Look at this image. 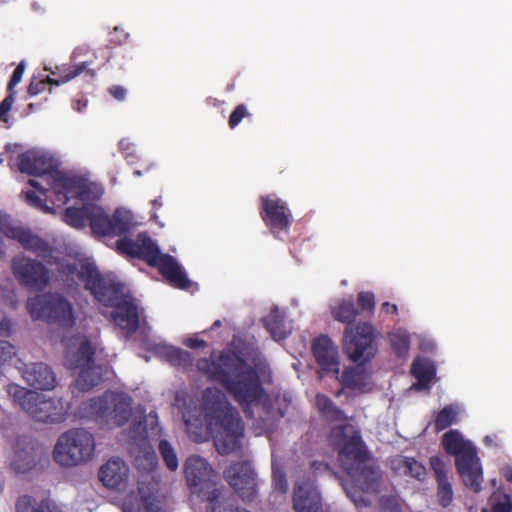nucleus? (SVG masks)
<instances>
[{"mask_svg": "<svg viewBox=\"0 0 512 512\" xmlns=\"http://www.w3.org/2000/svg\"><path fill=\"white\" fill-rule=\"evenodd\" d=\"M95 452L93 434L82 428L70 429L59 436L53 458L63 467L78 466L90 461Z\"/></svg>", "mask_w": 512, "mask_h": 512, "instance_id": "8", "label": "nucleus"}, {"mask_svg": "<svg viewBox=\"0 0 512 512\" xmlns=\"http://www.w3.org/2000/svg\"><path fill=\"white\" fill-rule=\"evenodd\" d=\"M206 512H250L221 498V490L214 488L206 497Z\"/></svg>", "mask_w": 512, "mask_h": 512, "instance_id": "32", "label": "nucleus"}, {"mask_svg": "<svg viewBox=\"0 0 512 512\" xmlns=\"http://www.w3.org/2000/svg\"><path fill=\"white\" fill-rule=\"evenodd\" d=\"M263 323L274 339L281 340L286 338L287 332L284 318L279 314L278 310L272 311L265 317Z\"/></svg>", "mask_w": 512, "mask_h": 512, "instance_id": "37", "label": "nucleus"}, {"mask_svg": "<svg viewBox=\"0 0 512 512\" xmlns=\"http://www.w3.org/2000/svg\"><path fill=\"white\" fill-rule=\"evenodd\" d=\"M357 304L361 311H367L369 314H373L375 309V295L369 291H362L358 293Z\"/></svg>", "mask_w": 512, "mask_h": 512, "instance_id": "47", "label": "nucleus"}, {"mask_svg": "<svg viewBox=\"0 0 512 512\" xmlns=\"http://www.w3.org/2000/svg\"><path fill=\"white\" fill-rule=\"evenodd\" d=\"M166 361L172 366L181 367L185 370L193 366V357L190 352L178 347H172Z\"/></svg>", "mask_w": 512, "mask_h": 512, "instance_id": "40", "label": "nucleus"}, {"mask_svg": "<svg viewBox=\"0 0 512 512\" xmlns=\"http://www.w3.org/2000/svg\"><path fill=\"white\" fill-rule=\"evenodd\" d=\"M35 465L34 458L27 451L16 452L14 458L10 462L11 469L16 473H26Z\"/></svg>", "mask_w": 512, "mask_h": 512, "instance_id": "43", "label": "nucleus"}, {"mask_svg": "<svg viewBox=\"0 0 512 512\" xmlns=\"http://www.w3.org/2000/svg\"><path fill=\"white\" fill-rule=\"evenodd\" d=\"M28 184L34 188L33 191L24 192L26 203L46 214H54L55 210L52 206L47 204V189L43 188L42 185L34 179H30Z\"/></svg>", "mask_w": 512, "mask_h": 512, "instance_id": "29", "label": "nucleus"}, {"mask_svg": "<svg viewBox=\"0 0 512 512\" xmlns=\"http://www.w3.org/2000/svg\"><path fill=\"white\" fill-rule=\"evenodd\" d=\"M272 483L276 491L285 494L288 491L286 474L281 468H273Z\"/></svg>", "mask_w": 512, "mask_h": 512, "instance_id": "49", "label": "nucleus"}, {"mask_svg": "<svg viewBox=\"0 0 512 512\" xmlns=\"http://www.w3.org/2000/svg\"><path fill=\"white\" fill-rule=\"evenodd\" d=\"M166 361L172 366L181 367L185 370L193 366V357L190 352L178 347H172Z\"/></svg>", "mask_w": 512, "mask_h": 512, "instance_id": "41", "label": "nucleus"}, {"mask_svg": "<svg viewBox=\"0 0 512 512\" xmlns=\"http://www.w3.org/2000/svg\"><path fill=\"white\" fill-rule=\"evenodd\" d=\"M196 367L209 381L219 383L246 415L252 414V405L268 398L257 369L236 352L222 351L217 360L201 358Z\"/></svg>", "mask_w": 512, "mask_h": 512, "instance_id": "2", "label": "nucleus"}, {"mask_svg": "<svg viewBox=\"0 0 512 512\" xmlns=\"http://www.w3.org/2000/svg\"><path fill=\"white\" fill-rule=\"evenodd\" d=\"M295 512H324L320 492L311 479L297 482L293 490Z\"/></svg>", "mask_w": 512, "mask_h": 512, "instance_id": "20", "label": "nucleus"}, {"mask_svg": "<svg viewBox=\"0 0 512 512\" xmlns=\"http://www.w3.org/2000/svg\"><path fill=\"white\" fill-rule=\"evenodd\" d=\"M316 407L321 416L330 423L346 422L345 412L324 394L316 395Z\"/></svg>", "mask_w": 512, "mask_h": 512, "instance_id": "31", "label": "nucleus"}, {"mask_svg": "<svg viewBox=\"0 0 512 512\" xmlns=\"http://www.w3.org/2000/svg\"><path fill=\"white\" fill-rule=\"evenodd\" d=\"M381 310L386 314H397L398 307L396 304H392L390 302H384L381 305Z\"/></svg>", "mask_w": 512, "mask_h": 512, "instance_id": "56", "label": "nucleus"}, {"mask_svg": "<svg viewBox=\"0 0 512 512\" xmlns=\"http://www.w3.org/2000/svg\"><path fill=\"white\" fill-rule=\"evenodd\" d=\"M125 512H162V507L160 501L155 496L148 495L141 496L135 511L126 506Z\"/></svg>", "mask_w": 512, "mask_h": 512, "instance_id": "45", "label": "nucleus"}, {"mask_svg": "<svg viewBox=\"0 0 512 512\" xmlns=\"http://www.w3.org/2000/svg\"><path fill=\"white\" fill-rule=\"evenodd\" d=\"M129 467L119 459L108 460L99 470V479L108 488L121 489L128 480Z\"/></svg>", "mask_w": 512, "mask_h": 512, "instance_id": "26", "label": "nucleus"}, {"mask_svg": "<svg viewBox=\"0 0 512 512\" xmlns=\"http://www.w3.org/2000/svg\"><path fill=\"white\" fill-rule=\"evenodd\" d=\"M484 441H485V443H488V442H491V439L489 436H486Z\"/></svg>", "mask_w": 512, "mask_h": 512, "instance_id": "63", "label": "nucleus"}, {"mask_svg": "<svg viewBox=\"0 0 512 512\" xmlns=\"http://www.w3.org/2000/svg\"><path fill=\"white\" fill-rule=\"evenodd\" d=\"M184 344L191 349H199L207 347V342L203 339L188 338Z\"/></svg>", "mask_w": 512, "mask_h": 512, "instance_id": "55", "label": "nucleus"}, {"mask_svg": "<svg viewBox=\"0 0 512 512\" xmlns=\"http://www.w3.org/2000/svg\"><path fill=\"white\" fill-rule=\"evenodd\" d=\"M50 186L57 198L64 204L71 198L85 199L89 193L87 180L77 176H68L60 171L53 173Z\"/></svg>", "mask_w": 512, "mask_h": 512, "instance_id": "19", "label": "nucleus"}, {"mask_svg": "<svg viewBox=\"0 0 512 512\" xmlns=\"http://www.w3.org/2000/svg\"><path fill=\"white\" fill-rule=\"evenodd\" d=\"M347 475L351 478L353 484H344L347 495L358 503L363 500L362 492L376 493L379 491L380 475L377 468L367 462L360 465L347 466Z\"/></svg>", "mask_w": 512, "mask_h": 512, "instance_id": "13", "label": "nucleus"}, {"mask_svg": "<svg viewBox=\"0 0 512 512\" xmlns=\"http://www.w3.org/2000/svg\"><path fill=\"white\" fill-rule=\"evenodd\" d=\"M152 206H153V212L151 214V218L156 220L157 219V214H156V211L162 207L163 203L161 201V199H154L152 200Z\"/></svg>", "mask_w": 512, "mask_h": 512, "instance_id": "58", "label": "nucleus"}, {"mask_svg": "<svg viewBox=\"0 0 512 512\" xmlns=\"http://www.w3.org/2000/svg\"><path fill=\"white\" fill-rule=\"evenodd\" d=\"M173 346L171 345H167V344H163V343H159V344H154L152 347H151V351L158 357L166 360V358L168 357V354H169V351L171 350Z\"/></svg>", "mask_w": 512, "mask_h": 512, "instance_id": "52", "label": "nucleus"}, {"mask_svg": "<svg viewBox=\"0 0 512 512\" xmlns=\"http://www.w3.org/2000/svg\"><path fill=\"white\" fill-rule=\"evenodd\" d=\"M11 331V324L7 320L0 321V337L9 336Z\"/></svg>", "mask_w": 512, "mask_h": 512, "instance_id": "57", "label": "nucleus"}, {"mask_svg": "<svg viewBox=\"0 0 512 512\" xmlns=\"http://www.w3.org/2000/svg\"><path fill=\"white\" fill-rule=\"evenodd\" d=\"M202 409L217 452L228 455L240 450L244 423L225 394L216 387H207L202 396Z\"/></svg>", "mask_w": 512, "mask_h": 512, "instance_id": "3", "label": "nucleus"}, {"mask_svg": "<svg viewBox=\"0 0 512 512\" xmlns=\"http://www.w3.org/2000/svg\"><path fill=\"white\" fill-rule=\"evenodd\" d=\"M81 417L123 426L132 414V399L123 392L106 391L103 395L84 401L79 406Z\"/></svg>", "mask_w": 512, "mask_h": 512, "instance_id": "7", "label": "nucleus"}, {"mask_svg": "<svg viewBox=\"0 0 512 512\" xmlns=\"http://www.w3.org/2000/svg\"><path fill=\"white\" fill-rule=\"evenodd\" d=\"M2 491V485L0 484V492Z\"/></svg>", "mask_w": 512, "mask_h": 512, "instance_id": "64", "label": "nucleus"}, {"mask_svg": "<svg viewBox=\"0 0 512 512\" xmlns=\"http://www.w3.org/2000/svg\"><path fill=\"white\" fill-rule=\"evenodd\" d=\"M389 341L398 357L407 356L410 348V336L406 331L397 330L389 333Z\"/></svg>", "mask_w": 512, "mask_h": 512, "instance_id": "38", "label": "nucleus"}, {"mask_svg": "<svg viewBox=\"0 0 512 512\" xmlns=\"http://www.w3.org/2000/svg\"><path fill=\"white\" fill-rule=\"evenodd\" d=\"M429 464L437 483V502L442 508H447L453 502L454 492L448 478L446 463L439 456H431L429 458Z\"/></svg>", "mask_w": 512, "mask_h": 512, "instance_id": "23", "label": "nucleus"}, {"mask_svg": "<svg viewBox=\"0 0 512 512\" xmlns=\"http://www.w3.org/2000/svg\"><path fill=\"white\" fill-rule=\"evenodd\" d=\"M11 270L19 285L27 290L40 292L50 283L47 267L42 262L25 255L13 257Z\"/></svg>", "mask_w": 512, "mask_h": 512, "instance_id": "11", "label": "nucleus"}, {"mask_svg": "<svg viewBox=\"0 0 512 512\" xmlns=\"http://www.w3.org/2000/svg\"><path fill=\"white\" fill-rule=\"evenodd\" d=\"M116 249L120 254L145 261L150 267L162 255L156 242L145 232L139 233L135 240L121 237L116 242Z\"/></svg>", "mask_w": 512, "mask_h": 512, "instance_id": "16", "label": "nucleus"}, {"mask_svg": "<svg viewBox=\"0 0 512 512\" xmlns=\"http://www.w3.org/2000/svg\"><path fill=\"white\" fill-rule=\"evenodd\" d=\"M375 339V329L368 322L346 326L343 341L344 352L353 362L364 364L370 361L376 353Z\"/></svg>", "mask_w": 512, "mask_h": 512, "instance_id": "10", "label": "nucleus"}, {"mask_svg": "<svg viewBox=\"0 0 512 512\" xmlns=\"http://www.w3.org/2000/svg\"><path fill=\"white\" fill-rule=\"evenodd\" d=\"M312 353L319 366L320 377H339L340 360L338 348L327 335H320L312 342Z\"/></svg>", "mask_w": 512, "mask_h": 512, "instance_id": "17", "label": "nucleus"}, {"mask_svg": "<svg viewBox=\"0 0 512 512\" xmlns=\"http://www.w3.org/2000/svg\"><path fill=\"white\" fill-rule=\"evenodd\" d=\"M504 477L507 481L512 483V468H507L504 472Z\"/></svg>", "mask_w": 512, "mask_h": 512, "instance_id": "59", "label": "nucleus"}, {"mask_svg": "<svg viewBox=\"0 0 512 512\" xmlns=\"http://www.w3.org/2000/svg\"><path fill=\"white\" fill-rule=\"evenodd\" d=\"M339 455L345 471L349 465H360L370 459V454L359 436L349 437L343 443Z\"/></svg>", "mask_w": 512, "mask_h": 512, "instance_id": "27", "label": "nucleus"}, {"mask_svg": "<svg viewBox=\"0 0 512 512\" xmlns=\"http://www.w3.org/2000/svg\"><path fill=\"white\" fill-rule=\"evenodd\" d=\"M332 316L335 320L353 326L352 323L359 314L353 299H343L332 308Z\"/></svg>", "mask_w": 512, "mask_h": 512, "instance_id": "34", "label": "nucleus"}, {"mask_svg": "<svg viewBox=\"0 0 512 512\" xmlns=\"http://www.w3.org/2000/svg\"><path fill=\"white\" fill-rule=\"evenodd\" d=\"M25 71V63L21 61L14 69L7 84V91L16 92L15 86L22 80Z\"/></svg>", "mask_w": 512, "mask_h": 512, "instance_id": "51", "label": "nucleus"}, {"mask_svg": "<svg viewBox=\"0 0 512 512\" xmlns=\"http://www.w3.org/2000/svg\"><path fill=\"white\" fill-rule=\"evenodd\" d=\"M22 376L29 386L38 390H51L57 382L52 368L42 362L25 365Z\"/></svg>", "mask_w": 512, "mask_h": 512, "instance_id": "24", "label": "nucleus"}, {"mask_svg": "<svg viewBox=\"0 0 512 512\" xmlns=\"http://www.w3.org/2000/svg\"><path fill=\"white\" fill-rule=\"evenodd\" d=\"M224 478L242 501L252 502L258 495L256 473L248 461L231 464L224 470Z\"/></svg>", "mask_w": 512, "mask_h": 512, "instance_id": "14", "label": "nucleus"}, {"mask_svg": "<svg viewBox=\"0 0 512 512\" xmlns=\"http://www.w3.org/2000/svg\"><path fill=\"white\" fill-rule=\"evenodd\" d=\"M26 308L33 319L56 323L62 327L75 324L72 304L59 293L48 292L30 297Z\"/></svg>", "mask_w": 512, "mask_h": 512, "instance_id": "9", "label": "nucleus"}, {"mask_svg": "<svg viewBox=\"0 0 512 512\" xmlns=\"http://www.w3.org/2000/svg\"><path fill=\"white\" fill-rule=\"evenodd\" d=\"M88 65H89L88 62H81V63L74 64V65L64 66L61 69L58 68L60 73H59L58 78L54 79L55 85L58 86L60 84L67 83L68 81L79 76L84 71L91 77H94L95 72L93 69H89Z\"/></svg>", "mask_w": 512, "mask_h": 512, "instance_id": "36", "label": "nucleus"}, {"mask_svg": "<svg viewBox=\"0 0 512 512\" xmlns=\"http://www.w3.org/2000/svg\"><path fill=\"white\" fill-rule=\"evenodd\" d=\"M459 408L457 405L448 404L436 413L433 421L434 430L440 432L458 421Z\"/></svg>", "mask_w": 512, "mask_h": 512, "instance_id": "35", "label": "nucleus"}, {"mask_svg": "<svg viewBox=\"0 0 512 512\" xmlns=\"http://www.w3.org/2000/svg\"><path fill=\"white\" fill-rule=\"evenodd\" d=\"M166 361L172 366L181 367L185 370L193 366V357L190 352L178 347H172Z\"/></svg>", "mask_w": 512, "mask_h": 512, "instance_id": "42", "label": "nucleus"}, {"mask_svg": "<svg viewBox=\"0 0 512 512\" xmlns=\"http://www.w3.org/2000/svg\"><path fill=\"white\" fill-rule=\"evenodd\" d=\"M34 109H35V105H34L33 103H30V104L28 105V110H29V112L34 111Z\"/></svg>", "mask_w": 512, "mask_h": 512, "instance_id": "62", "label": "nucleus"}, {"mask_svg": "<svg viewBox=\"0 0 512 512\" xmlns=\"http://www.w3.org/2000/svg\"><path fill=\"white\" fill-rule=\"evenodd\" d=\"M159 453L170 471H176L179 466L177 454L167 440H161L158 445Z\"/></svg>", "mask_w": 512, "mask_h": 512, "instance_id": "44", "label": "nucleus"}, {"mask_svg": "<svg viewBox=\"0 0 512 512\" xmlns=\"http://www.w3.org/2000/svg\"><path fill=\"white\" fill-rule=\"evenodd\" d=\"M411 374L418 380L415 388H429V384L435 376V368L421 359L413 361L411 366Z\"/></svg>", "mask_w": 512, "mask_h": 512, "instance_id": "33", "label": "nucleus"}, {"mask_svg": "<svg viewBox=\"0 0 512 512\" xmlns=\"http://www.w3.org/2000/svg\"><path fill=\"white\" fill-rule=\"evenodd\" d=\"M343 387L366 392L368 390L369 381L368 374L360 367H347L339 377L336 378Z\"/></svg>", "mask_w": 512, "mask_h": 512, "instance_id": "28", "label": "nucleus"}, {"mask_svg": "<svg viewBox=\"0 0 512 512\" xmlns=\"http://www.w3.org/2000/svg\"><path fill=\"white\" fill-rule=\"evenodd\" d=\"M259 214L274 237L282 239L288 235L292 214L287 204L275 195H264L260 198Z\"/></svg>", "mask_w": 512, "mask_h": 512, "instance_id": "12", "label": "nucleus"}, {"mask_svg": "<svg viewBox=\"0 0 512 512\" xmlns=\"http://www.w3.org/2000/svg\"><path fill=\"white\" fill-rule=\"evenodd\" d=\"M17 166L21 173L32 176L47 175L52 180L54 172H58L52 157L35 151H26L18 155Z\"/></svg>", "mask_w": 512, "mask_h": 512, "instance_id": "22", "label": "nucleus"}, {"mask_svg": "<svg viewBox=\"0 0 512 512\" xmlns=\"http://www.w3.org/2000/svg\"><path fill=\"white\" fill-rule=\"evenodd\" d=\"M184 474L188 486L198 492L206 501V497L215 487L211 482L213 468L202 457L198 455L189 456L184 463Z\"/></svg>", "mask_w": 512, "mask_h": 512, "instance_id": "15", "label": "nucleus"}, {"mask_svg": "<svg viewBox=\"0 0 512 512\" xmlns=\"http://www.w3.org/2000/svg\"><path fill=\"white\" fill-rule=\"evenodd\" d=\"M64 221L76 229L84 228L88 222L95 235L107 237L124 236L130 233L135 226L134 217L130 211L117 208L112 215H109L96 204H85L80 208H66Z\"/></svg>", "mask_w": 512, "mask_h": 512, "instance_id": "4", "label": "nucleus"}, {"mask_svg": "<svg viewBox=\"0 0 512 512\" xmlns=\"http://www.w3.org/2000/svg\"><path fill=\"white\" fill-rule=\"evenodd\" d=\"M65 354V365L70 370H79L75 386L80 391H89L97 386L102 376L95 365L96 347L86 335L77 334L70 339Z\"/></svg>", "mask_w": 512, "mask_h": 512, "instance_id": "6", "label": "nucleus"}, {"mask_svg": "<svg viewBox=\"0 0 512 512\" xmlns=\"http://www.w3.org/2000/svg\"><path fill=\"white\" fill-rule=\"evenodd\" d=\"M393 469L405 476H411L419 481L426 478V467L414 457H399L392 462Z\"/></svg>", "mask_w": 512, "mask_h": 512, "instance_id": "30", "label": "nucleus"}, {"mask_svg": "<svg viewBox=\"0 0 512 512\" xmlns=\"http://www.w3.org/2000/svg\"><path fill=\"white\" fill-rule=\"evenodd\" d=\"M68 411L69 405L61 398H45L38 393L27 413L38 422L56 424L66 420Z\"/></svg>", "mask_w": 512, "mask_h": 512, "instance_id": "18", "label": "nucleus"}, {"mask_svg": "<svg viewBox=\"0 0 512 512\" xmlns=\"http://www.w3.org/2000/svg\"><path fill=\"white\" fill-rule=\"evenodd\" d=\"M312 467H313L314 469H319L320 467L328 468V465H327V464H324V463H322V462L314 461V462L312 463Z\"/></svg>", "mask_w": 512, "mask_h": 512, "instance_id": "60", "label": "nucleus"}, {"mask_svg": "<svg viewBox=\"0 0 512 512\" xmlns=\"http://www.w3.org/2000/svg\"><path fill=\"white\" fill-rule=\"evenodd\" d=\"M8 393L10 395H13L15 400L26 412H28V410L31 409V405L34 399L38 398V393L27 390L18 385H9Z\"/></svg>", "mask_w": 512, "mask_h": 512, "instance_id": "39", "label": "nucleus"}, {"mask_svg": "<svg viewBox=\"0 0 512 512\" xmlns=\"http://www.w3.org/2000/svg\"><path fill=\"white\" fill-rule=\"evenodd\" d=\"M16 92L7 91L6 97L0 103V122L9 123V112L15 102Z\"/></svg>", "mask_w": 512, "mask_h": 512, "instance_id": "48", "label": "nucleus"}, {"mask_svg": "<svg viewBox=\"0 0 512 512\" xmlns=\"http://www.w3.org/2000/svg\"><path fill=\"white\" fill-rule=\"evenodd\" d=\"M173 286L188 289L191 285L185 272L176 259L168 254H162L152 266Z\"/></svg>", "mask_w": 512, "mask_h": 512, "instance_id": "25", "label": "nucleus"}, {"mask_svg": "<svg viewBox=\"0 0 512 512\" xmlns=\"http://www.w3.org/2000/svg\"><path fill=\"white\" fill-rule=\"evenodd\" d=\"M492 512H512V503L509 498L504 502H497L492 506Z\"/></svg>", "mask_w": 512, "mask_h": 512, "instance_id": "54", "label": "nucleus"}, {"mask_svg": "<svg viewBox=\"0 0 512 512\" xmlns=\"http://www.w3.org/2000/svg\"><path fill=\"white\" fill-rule=\"evenodd\" d=\"M0 231L8 238L16 240L28 251L45 254L50 250L48 243L33 234L29 229L12 225L6 217L0 219Z\"/></svg>", "mask_w": 512, "mask_h": 512, "instance_id": "21", "label": "nucleus"}, {"mask_svg": "<svg viewBox=\"0 0 512 512\" xmlns=\"http://www.w3.org/2000/svg\"><path fill=\"white\" fill-rule=\"evenodd\" d=\"M52 85H55L54 78H50L49 76L40 80L32 79L27 88V93L29 96H35L45 91L47 87H49V90H51Z\"/></svg>", "mask_w": 512, "mask_h": 512, "instance_id": "46", "label": "nucleus"}, {"mask_svg": "<svg viewBox=\"0 0 512 512\" xmlns=\"http://www.w3.org/2000/svg\"><path fill=\"white\" fill-rule=\"evenodd\" d=\"M108 91L118 101H122L126 97V90L120 85H114L110 87Z\"/></svg>", "mask_w": 512, "mask_h": 512, "instance_id": "53", "label": "nucleus"}, {"mask_svg": "<svg viewBox=\"0 0 512 512\" xmlns=\"http://www.w3.org/2000/svg\"><path fill=\"white\" fill-rule=\"evenodd\" d=\"M221 325H222V322H221L220 320H216V321L212 324L211 329L219 328V327H221Z\"/></svg>", "mask_w": 512, "mask_h": 512, "instance_id": "61", "label": "nucleus"}, {"mask_svg": "<svg viewBox=\"0 0 512 512\" xmlns=\"http://www.w3.org/2000/svg\"><path fill=\"white\" fill-rule=\"evenodd\" d=\"M249 116L251 115L250 113H248L246 106L244 104H239L230 114L228 125L231 129H234L242 121L244 117Z\"/></svg>", "mask_w": 512, "mask_h": 512, "instance_id": "50", "label": "nucleus"}, {"mask_svg": "<svg viewBox=\"0 0 512 512\" xmlns=\"http://www.w3.org/2000/svg\"><path fill=\"white\" fill-rule=\"evenodd\" d=\"M58 272L67 281L74 280L76 276L99 303L113 308L112 319L126 336L130 337L138 330L139 309L135 298L124 291L123 284L104 277L90 262H62L58 265Z\"/></svg>", "mask_w": 512, "mask_h": 512, "instance_id": "1", "label": "nucleus"}, {"mask_svg": "<svg viewBox=\"0 0 512 512\" xmlns=\"http://www.w3.org/2000/svg\"><path fill=\"white\" fill-rule=\"evenodd\" d=\"M442 445L447 454L455 457V466L463 484L476 493L480 492L483 472L475 446L458 430L444 433Z\"/></svg>", "mask_w": 512, "mask_h": 512, "instance_id": "5", "label": "nucleus"}]
</instances>
